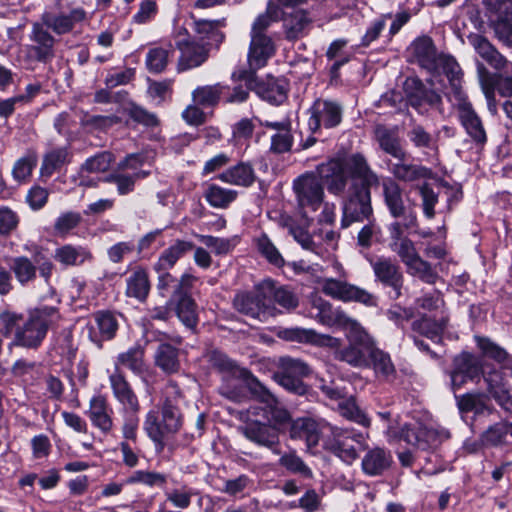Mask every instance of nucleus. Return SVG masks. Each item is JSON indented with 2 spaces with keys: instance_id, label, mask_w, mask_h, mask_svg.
<instances>
[{
  "instance_id": "4c0bfd02",
  "label": "nucleus",
  "mask_w": 512,
  "mask_h": 512,
  "mask_svg": "<svg viewBox=\"0 0 512 512\" xmlns=\"http://www.w3.org/2000/svg\"><path fill=\"white\" fill-rule=\"evenodd\" d=\"M218 179L230 185L250 187L256 180V174L250 163L239 162L219 174Z\"/></svg>"
},
{
  "instance_id": "cd10ccee",
  "label": "nucleus",
  "mask_w": 512,
  "mask_h": 512,
  "mask_svg": "<svg viewBox=\"0 0 512 512\" xmlns=\"http://www.w3.org/2000/svg\"><path fill=\"white\" fill-rule=\"evenodd\" d=\"M409 51L412 61L422 68L433 71L437 67V52L432 39L428 36H422L415 39Z\"/></svg>"
},
{
  "instance_id": "0e129e2a",
  "label": "nucleus",
  "mask_w": 512,
  "mask_h": 512,
  "mask_svg": "<svg viewBox=\"0 0 512 512\" xmlns=\"http://www.w3.org/2000/svg\"><path fill=\"white\" fill-rule=\"evenodd\" d=\"M224 25V20H195L194 31L201 36L202 39H211L220 42L224 38V34L219 30Z\"/></svg>"
},
{
  "instance_id": "a19ab883",
  "label": "nucleus",
  "mask_w": 512,
  "mask_h": 512,
  "mask_svg": "<svg viewBox=\"0 0 512 512\" xmlns=\"http://www.w3.org/2000/svg\"><path fill=\"white\" fill-rule=\"evenodd\" d=\"M144 355V348L135 344L117 355L114 368H127L134 374H141L145 371Z\"/></svg>"
},
{
  "instance_id": "2eb2a0df",
  "label": "nucleus",
  "mask_w": 512,
  "mask_h": 512,
  "mask_svg": "<svg viewBox=\"0 0 512 512\" xmlns=\"http://www.w3.org/2000/svg\"><path fill=\"white\" fill-rule=\"evenodd\" d=\"M119 313L111 310H98L91 314L86 330L89 340L101 349L105 341L116 337L119 329Z\"/></svg>"
},
{
  "instance_id": "e2e57ef3",
  "label": "nucleus",
  "mask_w": 512,
  "mask_h": 512,
  "mask_svg": "<svg viewBox=\"0 0 512 512\" xmlns=\"http://www.w3.org/2000/svg\"><path fill=\"white\" fill-rule=\"evenodd\" d=\"M406 268L410 275L419 278L427 284H434L438 278L437 272L432 268L431 264L420 256L409 263Z\"/></svg>"
},
{
  "instance_id": "ea45409f",
  "label": "nucleus",
  "mask_w": 512,
  "mask_h": 512,
  "mask_svg": "<svg viewBox=\"0 0 512 512\" xmlns=\"http://www.w3.org/2000/svg\"><path fill=\"white\" fill-rule=\"evenodd\" d=\"M469 41L479 54L491 67L496 70H502L507 64L506 58L500 54L497 49L483 36L473 35Z\"/></svg>"
},
{
  "instance_id": "f704fd0d",
  "label": "nucleus",
  "mask_w": 512,
  "mask_h": 512,
  "mask_svg": "<svg viewBox=\"0 0 512 512\" xmlns=\"http://www.w3.org/2000/svg\"><path fill=\"white\" fill-rule=\"evenodd\" d=\"M193 249V242L177 239L160 254L158 260L154 263V270H170L178 260L193 251Z\"/></svg>"
},
{
  "instance_id": "423d86ee",
  "label": "nucleus",
  "mask_w": 512,
  "mask_h": 512,
  "mask_svg": "<svg viewBox=\"0 0 512 512\" xmlns=\"http://www.w3.org/2000/svg\"><path fill=\"white\" fill-rule=\"evenodd\" d=\"M272 280H264L255 286L254 291H239L233 299V307L241 314L253 319L266 321L274 316L276 308L266 304V290L271 289Z\"/></svg>"
},
{
  "instance_id": "5fc2aeb1",
  "label": "nucleus",
  "mask_w": 512,
  "mask_h": 512,
  "mask_svg": "<svg viewBox=\"0 0 512 512\" xmlns=\"http://www.w3.org/2000/svg\"><path fill=\"white\" fill-rule=\"evenodd\" d=\"M478 348L482 351V353L495 360L496 362L503 364L505 368H508V365L512 361V357L507 353V351L491 341L486 337H475Z\"/></svg>"
},
{
  "instance_id": "4be33fe9",
  "label": "nucleus",
  "mask_w": 512,
  "mask_h": 512,
  "mask_svg": "<svg viewBox=\"0 0 512 512\" xmlns=\"http://www.w3.org/2000/svg\"><path fill=\"white\" fill-rule=\"evenodd\" d=\"M283 22V32L288 41H296L308 34L313 19L309 11L298 9L293 11H283L281 16Z\"/></svg>"
},
{
  "instance_id": "c9c22d12",
  "label": "nucleus",
  "mask_w": 512,
  "mask_h": 512,
  "mask_svg": "<svg viewBox=\"0 0 512 512\" xmlns=\"http://www.w3.org/2000/svg\"><path fill=\"white\" fill-rule=\"evenodd\" d=\"M154 363L167 375L178 373L181 368L179 349L167 342L160 343L154 354Z\"/></svg>"
},
{
  "instance_id": "a878e982",
  "label": "nucleus",
  "mask_w": 512,
  "mask_h": 512,
  "mask_svg": "<svg viewBox=\"0 0 512 512\" xmlns=\"http://www.w3.org/2000/svg\"><path fill=\"white\" fill-rule=\"evenodd\" d=\"M176 47L180 51L178 60V71H186L203 64L208 58L206 48L188 39H178Z\"/></svg>"
},
{
  "instance_id": "49530a36",
  "label": "nucleus",
  "mask_w": 512,
  "mask_h": 512,
  "mask_svg": "<svg viewBox=\"0 0 512 512\" xmlns=\"http://www.w3.org/2000/svg\"><path fill=\"white\" fill-rule=\"evenodd\" d=\"M238 192L232 189L221 187L217 184H210L204 192V198L214 208L226 209L236 200Z\"/></svg>"
},
{
  "instance_id": "9d476101",
  "label": "nucleus",
  "mask_w": 512,
  "mask_h": 512,
  "mask_svg": "<svg viewBox=\"0 0 512 512\" xmlns=\"http://www.w3.org/2000/svg\"><path fill=\"white\" fill-rule=\"evenodd\" d=\"M309 374L310 368L307 363L286 356L279 359L278 370L274 373V379L287 391L304 395L308 388L304 384L303 378Z\"/></svg>"
},
{
  "instance_id": "aec40b11",
  "label": "nucleus",
  "mask_w": 512,
  "mask_h": 512,
  "mask_svg": "<svg viewBox=\"0 0 512 512\" xmlns=\"http://www.w3.org/2000/svg\"><path fill=\"white\" fill-rule=\"evenodd\" d=\"M158 273L157 289L162 296L170 294V300L182 295L184 292H191L199 278L189 272L181 275L179 279L174 277L169 270H155Z\"/></svg>"
},
{
  "instance_id": "c85d7f7f",
  "label": "nucleus",
  "mask_w": 512,
  "mask_h": 512,
  "mask_svg": "<svg viewBox=\"0 0 512 512\" xmlns=\"http://www.w3.org/2000/svg\"><path fill=\"white\" fill-rule=\"evenodd\" d=\"M407 156L396 159V162H388V170L393 179L401 182H414L431 177V170L425 166L406 161Z\"/></svg>"
},
{
  "instance_id": "5701e85b",
  "label": "nucleus",
  "mask_w": 512,
  "mask_h": 512,
  "mask_svg": "<svg viewBox=\"0 0 512 512\" xmlns=\"http://www.w3.org/2000/svg\"><path fill=\"white\" fill-rule=\"evenodd\" d=\"M406 230V227L400 226L398 221L388 225L390 249L399 256L405 266L419 257L413 241L404 236Z\"/></svg>"
},
{
  "instance_id": "864d4df0",
  "label": "nucleus",
  "mask_w": 512,
  "mask_h": 512,
  "mask_svg": "<svg viewBox=\"0 0 512 512\" xmlns=\"http://www.w3.org/2000/svg\"><path fill=\"white\" fill-rule=\"evenodd\" d=\"M126 483L142 484L148 488H163L167 483V475L156 471L135 470L127 477Z\"/></svg>"
},
{
  "instance_id": "bb28decb",
  "label": "nucleus",
  "mask_w": 512,
  "mask_h": 512,
  "mask_svg": "<svg viewBox=\"0 0 512 512\" xmlns=\"http://www.w3.org/2000/svg\"><path fill=\"white\" fill-rule=\"evenodd\" d=\"M112 413V408L104 396L96 395L90 399L87 416L92 425L104 434L110 433L113 429Z\"/></svg>"
},
{
  "instance_id": "c03bdc74",
  "label": "nucleus",
  "mask_w": 512,
  "mask_h": 512,
  "mask_svg": "<svg viewBox=\"0 0 512 512\" xmlns=\"http://www.w3.org/2000/svg\"><path fill=\"white\" fill-rule=\"evenodd\" d=\"M447 322L448 319L445 316L436 320L423 315L412 323V329L431 340L438 341L447 327Z\"/></svg>"
},
{
  "instance_id": "f03ea898",
  "label": "nucleus",
  "mask_w": 512,
  "mask_h": 512,
  "mask_svg": "<svg viewBox=\"0 0 512 512\" xmlns=\"http://www.w3.org/2000/svg\"><path fill=\"white\" fill-rule=\"evenodd\" d=\"M182 426L183 414L171 397H165L159 406L150 409L143 422V430L157 453L164 451L167 440L176 435Z\"/></svg>"
},
{
  "instance_id": "4468645a",
  "label": "nucleus",
  "mask_w": 512,
  "mask_h": 512,
  "mask_svg": "<svg viewBox=\"0 0 512 512\" xmlns=\"http://www.w3.org/2000/svg\"><path fill=\"white\" fill-rule=\"evenodd\" d=\"M448 437L447 431L437 430L420 422L407 423L400 431V439L422 451L436 448Z\"/></svg>"
},
{
  "instance_id": "de8ad7c7",
  "label": "nucleus",
  "mask_w": 512,
  "mask_h": 512,
  "mask_svg": "<svg viewBox=\"0 0 512 512\" xmlns=\"http://www.w3.org/2000/svg\"><path fill=\"white\" fill-rule=\"evenodd\" d=\"M10 270L15 275L16 280L22 286L35 281L37 277V266L27 256H18L12 259Z\"/></svg>"
},
{
  "instance_id": "7ed1b4c3",
  "label": "nucleus",
  "mask_w": 512,
  "mask_h": 512,
  "mask_svg": "<svg viewBox=\"0 0 512 512\" xmlns=\"http://www.w3.org/2000/svg\"><path fill=\"white\" fill-rule=\"evenodd\" d=\"M59 319L56 307L44 306L30 312L21 326H17L11 345L27 349H37L46 338L49 327Z\"/></svg>"
},
{
  "instance_id": "7c9ffc66",
  "label": "nucleus",
  "mask_w": 512,
  "mask_h": 512,
  "mask_svg": "<svg viewBox=\"0 0 512 512\" xmlns=\"http://www.w3.org/2000/svg\"><path fill=\"white\" fill-rule=\"evenodd\" d=\"M374 136L382 151L395 159H401L407 156L406 151L401 145L397 127L389 128L385 125H377L374 130Z\"/></svg>"
},
{
  "instance_id": "6e6552de",
  "label": "nucleus",
  "mask_w": 512,
  "mask_h": 512,
  "mask_svg": "<svg viewBox=\"0 0 512 512\" xmlns=\"http://www.w3.org/2000/svg\"><path fill=\"white\" fill-rule=\"evenodd\" d=\"M319 285L321 291L332 299L345 303L356 302L366 307H376L378 305L377 296L346 280L325 277L319 281Z\"/></svg>"
},
{
  "instance_id": "09e8293b",
  "label": "nucleus",
  "mask_w": 512,
  "mask_h": 512,
  "mask_svg": "<svg viewBox=\"0 0 512 512\" xmlns=\"http://www.w3.org/2000/svg\"><path fill=\"white\" fill-rule=\"evenodd\" d=\"M71 153L69 147L54 148L47 152L43 158L41 172L43 175L50 176L63 165L69 163Z\"/></svg>"
},
{
  "instance_id": "ddd939ff",
  "label": "nucleus",
  "mask_w": 512,
  "mask_h": 512,
  "mask_svg": "<svg viewBox=\"0 0 512 512\" xmlns=\"http://www.w3.org/2000/svg\"><path fill=\"white\" fill-rule=\"evenodd\" d=\"M331 435L325 440V449L350 464L358 458L361 447V434L349 429L328 425Z\"/></svg>"
},
{
  "instance_id": "c756f323",
  "label": "nucleus",
  "mask_w": 512,
  "mask_h": 512,
  "mask_svg": "<svg viewBox=\"0 0 512 512\" xmlns=\"http://www.w3.org/2000/svg\"><path fill=\"white\" fill-rule=\"evenodd\" d=\"M459 120L466 133L477 145L483 146L487 142V133L482 120L471 103H463L460 106Z\"/></svg>"
},
{
  "instance_id": "412c9836",
  "label": "nucleus",
  "mask_w": 512,
  "mask_h": 512,
  "mask_svg": "<svg viewBox=\"0 0 512 512\" xmlns=\"http://www.w3.org/2000/svg\"><path fill=\"white\" fill-rule=\"evenodd\" d=\"M242 433L249 441L280 454L278 449L279 434L274 427L256 420L248 422L242 428Z\"/></svg>"
},
{
  "instance_id": "f257e3e1",
  "label": "nucleus",
  "mask_w": 512,
  "mask_h": 512,
  "mask_svg": "<svg viewBox=\"0 0 512 512\" xmlns=\"http://www.w3.org/2000/svg\"><path fill=\"white\" fill-rule=\"evenodd\" d=\"M317 169L328 192L333 195L343 194L348 181L351 182L342 202V228L374 217L371 189L379 186L380 178L362 154L355 153L346 159H331Z\"/></svg>"
},
{
  "instance_id": "6e6d98bb",
  "label": "nucleus",
  "mask_w": 512,
  "mask_h": 512,
  "mask_svg": "<svg viewBox=\"0 0 512 512\" xmlns=\"http://www.w3.org/2000/svg\"><path fill=\"white\" fill-rule=\"evenodd\" d=\"M255 244L261 256L264 257L271 265L278 268L284 266V258L267 234L262 233L260 236L255 238Z\"/></svg>"
},
{
  "instance_id": "13d9d810",
  "label": "nucleus",
  "mask_w": 512,
  "mask_h": 512,
  "mask_svg": "<svg viewBox=\"0 0 512 512\" xmlns=\"http://www.w3.org/2000/svg\"><path fill=\"white\" fill-rule=\"evenodd\" d=\"M279 13L272 4L267 6L265 12L259 14L252 23L250 37H269L267 30L274 23L277 22Z\"/></svg>"
},
{
  "instance_id": "a18cd8bd",
  "label": "nucleus",
  "mask_w": 512,
  "mask_h": 512,
  "mask_svg": "<svg viewBox=\"0 0 512 512\" xmlns=\"http://www.w3.org/2000/svg\"><path fill=\"white\" fill-rule=\"evenodd\" d=\"M482 442L489 446L512 444V423L499 422L490 426L482 434Z\"/></svg>"
},
{
  "instance_id": "338daca9",
  "label": "nucleus",
  "mask_w": 512,
  "mask_h": 512,
  "mask_svg": "<svg viewBox=\"0 0 512 512\" xmlns=\"http://www.w3.org/2000/svg\"><path fill=\"white\" fill-rule=\"evenodd\" d=\"M195 495H197V492L186 485L182 486L180 489H172L165 492L166 500L180 511L190 507L192 498Z\"/></svg>"
},
{
  "instance_id": "0eeeda50",
  "label": "nucleus",
  "mask_w": 512,
  "mask_h": 512,
  "mask_svg": "<svg viewBox=\"0 0 512 512\" xmlns=\"http://www.w3.org/2000/svg\"><path fill=\"white\" fill-rule=\"evenodd\" d=\"M30 44L21 49L23 61L27 64L49 63L55 57V36L42 22H34L29 34Z\"/></svg>"
},
{
  "instance_id": "2f4dec72",
  "label": "nucleus",
  "mask_w": 512,
  "mask_h": 512,
  "mask_svg": "<svg viewBox=\"0 0 512 512\" xmlns=\"http://www.w3.org/2000/svg\"><path fill=\"white\" fill-rule=\"evenodd\" d=\"M328 427V425H325ZM321 426L319 422L310 417H301L294 420L290 427V436L293 439H303L307 447H315L320 440Z\"/></svg>"
},
{
  "instance_id": "58836bf2",
  "label": "nucleus",
  "mask_w": 512,
  "mask_h": 512,
  "mask_svg": "<svg viewBox=\"0 0 512 512\" xmlns=\"http://www.w3.org/2000/svg\"><path fill=\"white\" fill-rule=\"evenodd\" d=\"M174 306L179 320L189 329H195L198 324L197 304L191 297L190 292H184L173 300H169Z\"/></svg>"
},
{
  "instance_id": "473e14b6",
  "label": "nucleus",
  "mask_w": 512,
  "mask_h": 512,
  "mask_svg": "<svg viewBox=\"0 0 512 512\" xmlns=\"http://www.w3.org/2000/svg\"><path fill=\"white\" fill-rule=\"evenodd\" d=\"M54 260L65 267L81 266L93 259L91 251L81 245L64 244L54 251Z\"/></svg>"
},
{
  "instance_id": "603ef678",
  "label": "nucleus",
  "mask_w": 512,
  "mask_h": 512,
  "mask_svg": "<svg viewBox=\"0 0 512 512\" xmlns=\"http://www.w3.org/2000/svg\"><path fill=\"white\" fill-rule=\"evenodd\" d=\"M477 74L483 93L487 101L488 111L492 115H496L498 112L497 102L495 99V90L493 87V77L488 71L485 65L481 62H477Z\"/></svg>"
},
{
  "instance_id": "79ce46f5",
  "label": "nucleus",
  "mask_w": 512,
  "mask_h": 512,
  "mask_svg": "<svg viewBox=\"0 0 512 512\" xmlns=\"http://www.w3.org/2000/svg\"><path fill=\"white\" fill-rule=\"evenodd\" d=\"M150 291V281L146 269L137 267L126 280V295L144 301Z\"/></svg>"
},
{
  "instance_id": "69168bd1",
  "label": "nucleus",
  "mask_w": 512,
  "mask_h": 512,
  "mask_svg": "<svg viewBox=\"0 0 512 512\" xmlns=\"http://www.w3.org/2000/svg\"><path fill=\"white\" fill-rule=\"evenodd\" d=\"M82 216L79 212L68 211L60 214L55 220L53 229L55 235L66 237L73 229L79 226Z\"/></svg>"
},
{
  "instance_id": "b1692460",
  "label": "nucleus",
  "mask_w": 512,
  "mask_h": 512,
  "mask_svg": "<svg viewBox=\"0 0 512 512\" xmlns=\"http://www.w3.org/2000/svg\"><path fill=\"white\" fill-rule=\"evenodd\" d=\"M312 308L316 310L314 318L324 326L339 327L343 329L354 318L350 317L340 307L333 308L332 304L321 297H316L312 301Z\"/></svg>"
},
{
  "instance_id": "a211bd4d",
  "label": "nucleus",
  "mask_w": 512,
  "mask_h": 512,
  "mask_svg": "<svg viewBox=\"0 0 512 512\" xmlns=\"http://www.w3.org/2000/svg\"><path fill=\"white\" fill-rule=\"evenodd\" d=\"M483 373V363L475 355L462 352L454 357L450 372L453 391L459 390L468 381H478Z\"/></svg>"
},
{
  "instance_id": "4d7b16f0",
  "label": "nucleus",
  "mask_w": 512,
  "mask_h": 512,
  "mask_svg": "<svg viewBox=\"0 0 512 512\" xmlns=\"http://www.w3.org/2000/svg\"><path fill=\"white\" fill-rule=\"evenodd\" d=\"M115 161L114 155L103 151L89 157L80 167V174L103 173L109 170Z\"/></svg>"
},
{
  "instance_id": "6ab92c4d",
  "label": "nucleus",
  "mask_w": 512,
  "mask_h": 512,
  "mask_svg": "<svg viewBox=\"0 0 512 512\" xmlns=\"http://www.w3.org/2000/svg\"><path fill=\"white\" fill-rule=\"evenodd\" d=\"M403 89L407 102L419 113H424L425 106L441 109V96L433 89H428L418 77H408Z\"/></svg>"
},
{
  "instance_id": "393cba45",
  "label": "nucleus",
  "mask_w": 512,
  "mask_h": 512,
  "mask_svg": "<svg viewBox=\"0 0 512 512\" xmlns=\"http://www.w3.org/2000/svg\"><path fill=\"white\" fill-rule=\"evenodd\" d=\"M109 384L114 398L120 403L122 409H136L140 406L138 396L121 369L114 368L109 375Z\"/></svg>"
},
{
  "instance_id": "3c124183",
  "label": "nucleus",
  "mask_w": 512,
  "mask_h": 512,
  "mask_svg": "<svg viewBox=\"0 0 512 512\" xmlns=\"http://www.w3.org/2000/svg\"><path fill=\"white\" fill-rule=\"evenodd\" d=\"M371 362L367 368H373L376 375L383 379H389L395 374V367L388 353L379 349L375 345L373 353L370 355Z\"/></svg>"
},
{
  "instance_id": "8fccbe9b",
  "label": "nucleus",
  "mask_w": 512,
  "mask_h": 512,
  "mask_svg": "<svg viewBox=\"0 0 512 512\" xmlns=\"http://www.w3.org/2000/svg\"><path fill=\"white\" fill-rule=\"evenodd\" d=\"M139 412L140 406L136 409L126 408L122 409V424L121 434L122 441H130L133 444L138 442V429H139Z\"/></svg>"
},
{
  "instance_id": "680f3d73",
  "label": "nucleus",
  "mask_w": 512,
  "mask_h": 512,
  "mask_svg": "<svg viewBox=\"0 0 512 512\" xmlns=\"http://www.w3.org/2000/svg\"><path fill=\"white\" fill-rule=\"evenodd\" d=\"M279 465L293 474H298L305 478L312 477V470L295 451L284 453L279 459Z\"/></svg>"
},
{
  "instance_id": "774afa93",
  "label": "nucleus",
  "mask_w": 512,
  "mask_h": 512,
  "mask_svg": "<svg viewBox=\"0 0 512 512\" xmlns=\"http://www.w3.org/2000/svg\"><path fill=\"white\" fill-rule=\"evenodd\" d=\"M37 165V157L33 153H29L18 159L12 169L13 178L19 182L27 181L32 175L33 169Z\"/></svg>"
},
{
  "instance_id": "1a4fd4ad",
  "label": "nucleus",
  "mask_w": 512,
  "mask_h": 512,
  "mask_svg": "<svg viewBox=\"0 0 512 512\" xmlns=\"http://www.w3.org/2000/svg\"><path fill=\"white\" fill-rule=\"evenodd\" d=\"M276 47L271 37H250L247 54V69L234 72V79L249 82L256 80V71L266 66L268 60L274 56Z\"/></svg>"
},
{
  "instance_id": "bf43d9fd",
  "label": "nucleus",
  "mask_w": 512,
  "mask_h": 512,
  "mask_svg": "<svg viewBox=\"0 0 512 512\" xmlns=\"http://www.w3.org/2000/svg\"><path fill=\"white\" fill-rule=\"evenodd\" d=\"M258 410L263 412V419L268 423V425L274 427L284 425L290 421L289 412L279 405L278 401H275L273 405H269L268 407H255L252 414L258 415Z\"/></svg>"
},
{
  "instance_id": "37998d69",
  "label": "nucleus",
  "mask_w": 512,
  "mask_h": 512,
  "mask_svg": "<svg viewBox=\"0 0 512 512\" xmlns=\"http://www.w3.org/2000/svg\"><path fill=\"white\" fill-rule=\"evenodd\" d=\"M229 88L221 83L199 86L192 92L193 102L203 107L216 106Z\"/></svg>"
},
{
  "instance_id": "dca6fc26",
  "label": "nucleus",
  "mask_w": 512,
  "mask_h": 512,
  "mask_svg": "<svg viewBox=\"0 0 512 512\" xmlns=\"http://www.w3.org/2000/svg\"><path fill=\"white\" fill-rule=\"evenodd\" d=\"M293 190L299 207L316 211L324 200V188L321 180L313 173H306L293 182Z\"/></svg>"
},
{
  "instance_id": "052dcab7",
  "label": "nucleus",
  "mask_w": 512,
  "mask_h": 512,
  "mask_svg": "<svg viewBox=\"0 0 512 512\" xmlns=\"http://www.w3.org/2000/svg\"><path fill=\"white\" fill-rule=\"evenodd\" d=\"M266 296L272 297L274 302L287 311L295 309L299 305L297 295L287 286L275 287L272 281V287L266 290Z\"/></svg>"
},
{
  "instance_id": "72a5a7b5",
  "label": "nucleus",
  "mask_w": 512,
  "mask_h": 512,
  "mask_svg": "<svg viewBox=\"0 0 512 512\" xmlns=\"http://www.w3.org/2000/svg\"><path fill=\"white\" fill-rule=\"evenodd\" d=\"M393 462L390 451L374 447L362 459V470L366 475L378 476L388 470Z\"/></svg>"
},
{
  "instance_id": "f3484780",
  "label": "nucleus",
  "mask_w": 512,
  "mask_h": 512,
  "mask_svg": "<svg viewBox=\"0 0 512 512\" xmlns=\"http://www.w3.org/2000/svg\"><path fill=\"white\" fill-rule=\"evenodd\" d=\"M375 280L393 291V299L402 295L404 275L397 262L389 257L379 256L369 261Z\"/></svg>"
},
{
  "instance_id": "20e7f679",
  "label": "nucleus",
  "mask_w": 512,
  "mask_h": 512,
  "mask_svg": "<svg viewBox=\"0 0 512 512\" xmlns=\"http://www.w3.org/2000/svg\"><path fill=\"white\" fill-rule=\"evenodd\" d=\"M343 330L346 331L348 345L336 350L335 359L354 368H367L371 362L370 355L373 353L376 341L356 319Z\"/></svg>"
},
{
  "instance_id": "e433bc0d",
  "label": "nucleus",
  "mask_w": 512,
  "mask_h": 512,
  "mask_svg": "<svg viewBox=\"0 0 512 512\" xmlns=\"http://www.w3.org/2000/svg\"><path fill=\"white\" fill-rule=\"evenodd\" d=\"M256 94L272 104H281L287 98L288 83L285 79L270 78L266 82H255Z\"/></svg>"
},
{
  "instance_id": "f8f14e48",
  "label": "nucleus",
  "mask_w": 512,
  "mask_h": 512,
  "mask_svg": "<svg viewBox=\"0 0 512 512\" xmlns=\"http://www.w3.org/2000/svg\"><path fill=\"white\" fill-rule=\"evenodd\" d=\"M308 113V129L312 134H317L322 128H335L341 123L343 107L338 101L319 98L314 101Z\"/></svg>"
},
{
  "instance_id": "39448f33",
  "label": "nucleus",
  "mask_w": 512,
  "mask_h": 512,
  "mask_svg": "<svg viewBox=\"0 0 512 512\" xmlns=\"http://www.w3.org/2000/svg\"><path fill=\"white\" fill-rule=\"evenodd\" d=\"M89 19V13L82 6L57 0L53 7L41 14L40 22L54 35L63 36L74 33L78 26Z\"/></svg>"
},
{
  "instance_id": "9b49d317",
  "label": "nucleus",
  "mask_w": 512,
  "mask_h": 512,
  "mask_svg": "<svg viewBox=\"0 0 512 512\" xmlns=\"http://www.w3.org/2000/svg\"><path fill=\"white\" fill-rule=\"evenodd\" d=\"M384 203L390 215L398 221L400 226L412 229L417 226L416 213L408 209L403 198V190L399 183L388 177L382 182Z\"/></svg>"
}]
</instances>
